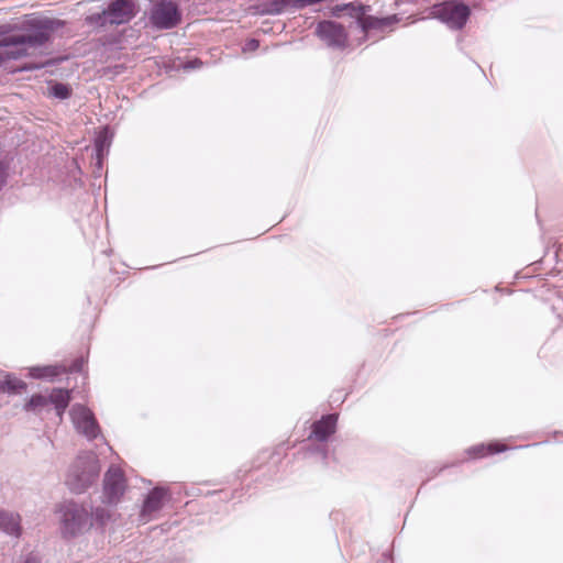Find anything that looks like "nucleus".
Here are the masks:
<instances>
[{
  "label": "nucleus",
  "mask_w": 563,
  "mask_h": 563,
  "mask_svg": "<svg viewBox=\"0 0 563 563\" xmlns=\"http://www.w3.org/2000/svg\"><path fill=\"white\" fill-rule=\"evenodd\" d=\"M29 31L24 34L5 35L7 25H0V48H8L3 55L5 59H20L30 55L31 49L43 47L54 31L64 25V22L56 19H35L27 23Z\"/></svg>",
  "instance_id": "1"
},
{
  "label": "nucleus",
  "mask_w": 563,
  "mask_h": 563,
  "mask_svg": "<svg viewBox=\"0 0 563 563\" xmlns=\"http://www.w3.org/2000/svg\"><path fill=\"white\" fill-rule=\"evenodd\" d=\"M100 465L97 455L92 452L79 454L71 464L66 484L76 494L84 493L98 478Z\"/></svg>",
  "instance_id": "2"
},
{
  "label": "nucleus",
  "mask_w": 563,
  "mask_h": 563,
  "mask_svg": "<svg viewBox=\"0 0 563 563\" xmlns=\"http://www.w3.org/2000/svg\"><path fill=\"white\" fill-rule=\"evenodd\" d=\"M371 10L369 5H364L360 2H349L342 4H335L331 8V12L334 16H351L355 20V23L361 30L366 33L369 30L383 31L387 26L398 21L397 15H390L387 18H375L368 15L367 12Z\"/></svg>",
  "instance_id": "3"
},
{
  "label": "nucleus",
  "mask_w": 563,
  "mask_h": 563,
  "mask_svg": "<svg viewBox=\"0 0 563 563\" xmlns=\"http://www.w3.org/2000/svg\"><path fill=\"white\" fill-rule=\"evenodd\" d=\"M60 531L64 537H76L90 527V515L87 509L75 503L64 501L57 508Z\"/></svg>",
  "instance_id": "4"
},
{
  "label": "nucleus",
  "mask_w": 563,
  "mask_h": 563,
  "mask_svg": "<svg viewBox=\"0 0 563 563\" xmlns=\"http://www.w3.org/2000/svg\"><path fill=\"white\" fill-rule=\"evenodd\" d=\"M69 390L63 388H54L48 396L42 394L32 395L30 399L24 404L23 410L26 412H33L35 415H41L48 408L49 405H53L56 416L59 418V420H62L63 415L69 405Z\"/></svg>",
  "instance_id": "5"
},
{
  "label": "nucleus",
  "mask_w": 563,
  "mask_h": 563,
  "mask_svg": "<svg viewBox=\"0 0 563 563\" xmlns=\"http://www.w3.org/2000/svg\"><path fill=\"white\" fill-rule=\"evenodd\" d=\"M134 2L132 0H114L100 13L87 18L88 23L97 26L119 25L128 23L134 16Z\"/></svg>",
  "instance_id": "6"
},
{
  "label": "nucleus",
  "mask_w": 563,
  "mask_h": 563,
  "mask_svg": "<svg viewBox=\"0 0 563 563\" xmlns=\"http://www.w3.org/2000/svg\"><path fill=\"white\" fill-rule=\"evenodd\" d=\"M431 14L449 29L459 31L467 23L471 8L462 1L451 0L433 5Z\"/></svg>",
  "instance_id": "7"
},
{
  "label": "nucleus",
  "mask_w": 563,
  "mask_h": 563,
  "mask_svg": "<svg viewBox=\"0 0 563 563\" xmlns=\"http://www.w3.org/2000/svg\"><path fill=\"white\" fill-rule=\"evenodd\" d=\"M126 489V481L122 470L115 465L109 467L103 478L102 503L117 505Z\"/></svg>",
  "instance_id": "8"
},
{
  "label": "nucleus",
  "mask_w": 563,
  "mask_h": 563,
  "mask_svg": "<svg viewBox=\"0 0 563 563\" xmlns=\"http://www.w3.org/2000/svg\"><path fill=\"white\" fill-rule=\"evenodd\" d=\"M69 415L79 433L84 434L89 440L98 437L100 429L90 409L76 404L71 407Z\"/></svg>",
  "instance_id": "9"
},
{
  "label": "nucleus",
  "mask_w": 563,
  "mask_h": 563,
  "mask_svg": "<svg viewBox=\"0 0 563 563\" xmlns=\"http://www.w3.org/2000/svg\"><path fill=\"white\" fill-rule=\"evenodd\" d=\"M316 33L329 47L342 49L347 44V33L344 26L334 21L319 22Z\"/></svg>",
  "instance_id": "10"
},
{
  "label": "nucleus",
  "mask_w": 563,
  "mask_h": 563,
  "mask_svg": "<svg viewBox=\"0 0 563 563\" xmlns=\"http://www.w3.org/2000/svg\"><path fill=\"white\" fill-rule=\"evenodd\" d=\"M151 20L159 29H170L176 24V0H158Z\"/></svg>",
  "instance_id": "11"
},
{
  "label": "nucleus",
  "mask_w": 563,
  "mask_h": 563,
  "mask_svg": "<svg viewBox=\"0 0 563 563\" xmlns=\"http://www.w3.org/2000/svg\"><path fill=\"white\" fill-rule=\"evenodd\" d=\"M166 498V490L162 487H155L150 492L144 500L140 512V520L145 523L150 521L154 514H156L164 505Z\"/></svg>",
  "instance_id": "12"
},
{
  "label": "nucleus",
  "mask_w": 563,
  "mask_h": 563,
  "mask_svg": "<svg viewBox=\"0 0 563 563\" xmlns=\"http://www.w3.org/2000/svg\"><path fill=\"white\" fill-rule=\"evenodd\" d=\"M336 422L338 415L335 413L322 416L321 419L312 423L310 438H314L320 442H325L335 432Z\"/></svg>",
  "instance_id": "13"
},
{
  "label": "nucleus",
  "mask_w": 563,
  "mask_h": 563,
  "mask_svg": "<svg viewBox=\"0 0 563 563\" xmlns=\"http://www.w3.org/2000/svg\"><path fill=\"white\" fill-rule=\"evenodd\" d=\"M292 0H254L251 10L260 15H276L283 13Z\"/></svg>",
  "instance_id": "14"
},
{
  "label": "nucleus",
  "mask_w": 563,
  "mask_h": 563,
  "mask_svg": "<svg viewBox=\"0 0 563 563\" xmlns=\"http://www.w3.org/2000/svg\"><path fill=\"white\" fill-rule=\"evenodd\" d=\"M112 142V134L108 128H103L95 139L96 165L102 167V161L108 155Z\"/></svg>",
  "instance_id": "15"
},
{
  "label": "nucleus",
  "mask_w": 563,
  "mask_h": 563,
  "mask_svg": "<svg viewBox=\"0 0 563 563\" xmlns=\"http://www.w3.org/2000/svg\"><path fill=\"white\" fill-rule=\"evenodd\" d=\"M0 530L10 536L19 537L21 533L20 516L0 509Z\"/></svg>",
  "instance_id": "16"
},
{
  "label": "nucleus",
  "mask_w": 563,
  "mask_h": 563,
  "mask_svg": "<svg viewBox=\"0 0 563 563\" xmlns=\"http://www.w3.org/2000/svg\"><path fill=\"white\" fill-rule=\"evenodd\" d=\"M64 372L66 369L58 365L33 366L29 368V375L35 379H53Z\"/></svg>",
  "instance_id": "17"
},
{
  "label": "nucleus",
  "mask_w": 563,
  "mask_h": 563,
  "mask_svg": "<svg viewBox=\"0 0 563 563\" xmlns=\"http://www.w3.org/2000/svg\"><path fill=\"white\" fill-rule=\"evenodd\" d=\"M507 450V446L499 443H489V444H477L470 448L466 452L471 457L478 459L484 457L489 454H495L499 452H504Z\"/></svg>",
  "instance_id": "18"
},
{
  "label": "nucleus",
  "mask_w": 563,
  "mask_h": 563,
  "mask_svg": "<svg viewBox=\"0 0 563 563\" xmlns=\"http://www.w3.org/2000/svg\"><path fill=\"white\" fill-rule=\"evenodd\" d=\"M1 393H20L26 389V384L11 374L5 375L4 379L1 380Z\"/></svg>",
  "instance_id": "19"
},
{
  "label": "nucleus",
  "mask_w": 563,
  "mask_h": 563,
  "mask_svg": "<svg viewBox=\"0 0 563 563\" xmlns=\"http://www.w3.org/2000/svg\"><path fill=\"white\" fill-rule=\"evenodd\" d=\"M70 88L65 85L57 82L51 88V95L57 99H67L70 96Z\"/></svg>",
  "instance_id": "20"
},
{
  "label": "nucleus",
  "mask_w": 563,
  "mask_h": 563,
  "mask_svg": "<svg viewBox=\"0 0 563 563\" xmlns=\"http://www.w3.org/2000/svg\"><path fill=\"white\" fill-rule=\"evenodd\" d=\"M93 515L96 517V520L102 525H104L110 519L109 511L101 507H97Z\"/></svg>",
  "instance_id": "21"
},
{
  "label": "nucleus",
  "mask_w": 563,
  "mask_h": 563,
  "mask_svg": "<svg viewBox=\"0 0 563 563\" xmlns=\"http://www.w3.org/2000/svg\"><path fill=\"white\" fill-rule=\"evenodd\" d=\"M18 563H41V559L37 554L30 552L24 556H21Z\"/></svg>",
  "instance_id": "22"
},
{
  "label": "nucleus",
  "mask_w": 563,
  "mask_h": 563,
  "mask_svg": "<svg viewBox=\"0 0 563 563\" xmlns=\"http://www.w3.org/2000/svg\"><path fill=\"white\" fill-rule=\"evenodd\" d=\"M85 364V360L82 357L75 360L69 366L70 373H76L82 371Z\"/></svg>",
  "instance_id": "23"
},
{
  "label": "nucleus",
  "mask_w": 563,
  "mask_h": 563,
  "mask_svg": "<svg viewBox=\"0 0 563 563\" xmlns=\"http://www.w3.org/2000/svg\"><path fill=\"white\" fill-rule=\"evenodd\" d=\"M202 65V62L200 59H194L191 62L178 64V68L183 67L184 69H195L199 68Z\"/></svg>",
  "instance_id": "24"
},
{
  "label": "nucleus",
  "mask_w": 563,
  "mask_h": 563,
  "mask_svg": "<svg viewBox=\"0 0 563 563\" xmlns=\"http://www.w3.org/2000/svg\"><path fill=\"white\" fill-rule=\"evenodd\" d=\"M260 46V42L256 38H251L245 44H244V47H243V51L244 52H253L255 49H257Z\"/></svg>",
  "instance_id": "25"
}]
</instances>
